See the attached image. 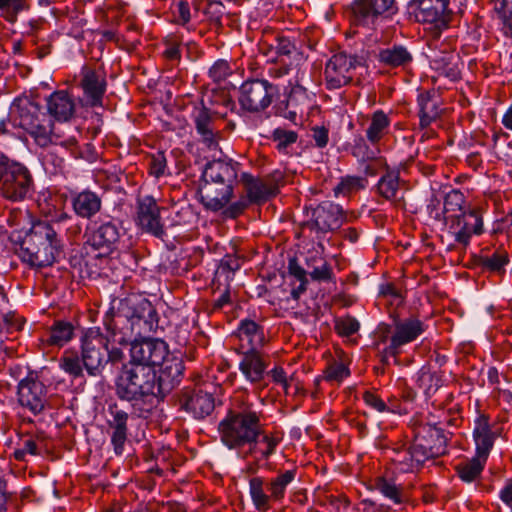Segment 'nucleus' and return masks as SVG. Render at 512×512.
Segmentation results:
<instances>
[{
    "instance_id": "nucleus-23",
    "label": "nucleus",
    "mask_w": 512,
    "mask_h": 512,
    "mask_svg": "<svg viewBox=\"0 0 512 512\" xmlns=\"http://www.w3.org/2000/svg\"><path fill=\"white\" fill-rule=\"evenodd\" d=\"M353 20L359 25L373 24L385 13L397 11L395 0H355L351 5Z\"/></svg>"
},
{
    "instance_id": "nucleus-13",
    "label": "nucleus",
    "mask_w": 512,
    "mask_h": 512,
    "mask_svg": "<svg viewBox=\"0 0 512 512\" xmlns=\"http://www.w3.org/2000/svg\"><path fill=\"white\" fill-rule=\"evenodd\" d=\"M308 219L303 223L302 229L314 231L317 238L320 239L328 232L339 229L345 215L342 207L331 201H324L307 212Z\"/></svg>"
},
{
    "instance_id": "nucleus-48",
    "label": "nucleus",
    "mask_w": 512,
    "mask_h": 512,
    "mask_svg": "<svg viewBox=\"0 0 512 512\" xmlns=\"http://www.w3.org/2000/svg\"><path fill=\"white\" fill-rule=\"evenodd\" d=\"M350 375L347 364L342 361H333L324 370L323 379L328 382L341 383Z\"/></svg>"
},
{
    "instance_id": "nucleus-22",
    "label": "nucleus",
    "mask_w": 512,
    "mask_h": 512,
    "mask_svg": "<svg viewBox=\"0 0 512 512\" xmlns=\"http://www.w3.org/2000/svg\"><path fill=\"white\" fill-rule=\"evenodd\" d=\"M79 87L83 90L84 98L89 106H102L103 96L107 88L105 72L89 66L82 67Z\"/></svg>"
},
{
    "instance_id": "nucleus-36",
    "label": "nucleus",
    "mask_w": 512,
    "mask_h": 512,
    "mask_svg": "<svg viewBox=\"0 0 512 512\" xmlns=\"http://www.w3.org/2000/svg\"><path fill=\"white\" fill-rule=\"evenodd\" d=\"M378 61L390 68H405L413 62V54L406 46L393 44L379 51Z\"/></svg>"
},
{
    "instance_id": "nucleus-32",
    "label": "nucleus",
    "mask_w": 512,
    "mask_h": 512,
    "mask_svg": "<svg viewBox=\"0 0 512 512\" xmlns=\"http://www.w3.org/2000/svg\"><path fill=\"white\" fill-rule=\"evenodd\" d=\"M377 194L384 200L399 207L404 204V196L401 191L400 175L398 171L387 170L376 185Z\"/></svg>"
},
{
    "instance_id": "nucleus-15",
    "label": "nucleus",
    "mask_w": 512,
    "mask_h": 512,
    "mask_svg": "<svg viewBox=\"0 0 512 512\" xmlns=\"http://www.w3.org/2000/svg\"><path fill=\"white\" fill-rule=\"evenodd\" d=\"M190 116L201 142L207 148L216 150L223 138L222 119L202 102L193 105Z\"/></svg>"
},
{
    "instance_id": "nucleus-8",
    "label": "nucleus",
    "mask_w": 512,
    "mask_h": 512,
    "mask_svg": "<svg viewBox=\"0 0 512 512\" xmlns=\"http://www.w3.org/2000/svg\"><path fill=\"white\" fill-rule=\"evenodd\" d=\"M297 468L279 471L274 477L265 481L263 477L255 476L249 480V493L257 511L267 512L273 504L281 503L286 495L288 486L295 480Z\"/></svg>"
},
{
    "instance_id": "nucleus-59",
    "label": "nucleus",
    "mask_w": 512,
    "mask_h": 512,
    "mask_svg": "<svg viewBox=\"0 0 512 512\" xmlns=\"http://www.w3.org/2000/svg\"><path fill=\"white\" fill-rule=\"evenodd\" d=\"M174 17L175 22L179 25L185 26L189 23L191 19V11L188 2L181 0L176 4Z\"/></svg>"
},
{
    "instance_id": "nucleus-40",
    "label": "nucleus",
    "mask_w": 512,
    "mask_h": 512,
    "mask_svg": "<svg viewBox=\"0 0 512 512\" xmlns=\"http://www.w3.org/2000/svg\"><path fill=\"white\" fill-rule=\"evenodd\" d=\"M73 336V324L64 320H57L49 328L45 342L48 346L62 347L67 344Z\"/></svg>"
},
{
    "instance_id": "nucleus-18",
    "label": "nucleus",
    "mask_w": 512,
    "mask_h": 512,
    "mask_svg": "<svg viewBox=\"0 0 512 512\" xmlns=\"http://www.w3.org/2000/svg\"><path fill=\"white\" fill-rule=\"evenodd\" d=\"M139 338L135 337L131 342L129 362L147 365L153 369L162 365L169 353L167 344L161 339L145 336Z\"/></svg>"
},
{
    "instance_id": "nucleus-9",
    "label": "nucleus",
    "mask_w": 512,
    "mask_h": 512,
    "mask_svg": "<svg viewBox=\"0 0 512 512\" xmlns=\"http://www.w3.org/2000/svg\"><path fill=\"white\" fill-rule=\"evenodd\" d=\"M447 232L454 238V243L449 248L461 246L463 249L470 244L473 235H481L483 229V218L481 211L477 208H469L468 212L459 214H448L445 216Z\"/></svg>"
},
{
    "instance_id": "nucleus-39",
    "label": "nucleus",
    "mask_w": 512,
    "mask_h": 512,
    "mask_svg": "<svg viewBox=\"0 0 512 512\" xmlns=\"http://www.w3.org/2000/svg\"><path fill=\"white\" fill-rule=\"evenodd\" d=\"M193 5L196 10L202 9L203 14L206 16V19L212 28L216 31L222 29V18L225 14V7L222 2L216 0H201L195 1Z\"/></svg>"
},
{
    "instance_id": "nucleus-47",
    "label": "nucleus",
    "mask_w": 512,
    "mask_h": 512,
    "mask_svg": "<svg viewBox=\"0 0 512 512\" xmlns=\"http://www.w3.org/2000/svg\"><path fill=\"white\" fill-rule=\"evenodd\" d=\"M360 329L359 321L351 316L345 315L334 320V330L341 337H350Z\"/></svg>"
},
{
    "instance_id": "nucleus-4",
    "label": "nucleus",
    "mask_w": 512,
    "mask_h": 512,
    "mask_svg": "<svg viewBox=\"0 0 512 512\" xmlns=\"http://www.w3.org/2000/svg\"><path fill=\"white\" fill-rule=\"evenodd\" d=\"M425 324L417 316L394 317L392 324L380 323L373 332V344L381 353L382 362L397 359L404 346L417 340L425 332Z\"/></svg>"
},
{
    "instance_id": "nucleus-49",
    "label": "nucleus",
    "mask_w": 512,
    "mask_h": 512,
    "mask_svg": "<svg viewBox=\"0 0 512 512\" xmlns=\"http://www.w3.org/2000/svg\"><path fill=\"white\" fill-rule=\"evenodd\" d=\"M363 400L368 406L380 413H394L397 410V406L393 400L389 399V404H386L385 401L373 391H365L363 393Z\"/></svg>"
},
{
    "instance_id": "nucleus-1",
    "label": "nucleus",
    "mask_w": 512,
    "mask_h": 512,
    "mask_svg": "<svg viewBox=\"0 0 512 512\" xmlns=\"http://www.w3.org/2000/svg\"><path fill=\"white\" fill-rule=\"evenodd\" d=\"M103 324L113 342L126 345L133 337H143L156 331L158 314L149 300L132 294L111 301Z\"/></svg>"
},
{
    "instance_id": "nucleus-24",
    "label": "nucleus",
    "mask_w": 512,
    "mask_h": 512,
    "mask_svg": "<svg viewBox=\"0 0 512 512\" xmlns=\"http://www.w3.org/2000/svg\"><path fill=\"white\" fill-rule=\"evenodd\" d=\"M282 441V436L276 431L264 430V424L258 429L256 436L246 447L243 452L244 459L253 458L255 461L268 460L275 452Z\"/></svg>"
},
{
    "instance_id": "nucleus-55",
    "label": "nucleus",
    "mask_w": 512,
    "mask_h": 512,
    "mask_svg": "<svg viewBox=\"0 0 512 512\" xmlns=\"http://www.w3.org/2000/svg\"><path fill=\"white\" fill-rule=\"evenodd\" d=\"M232 74V68L228 61L217 60L209 70V75L214 82H222Z\"/></svg>"
},
{
    "instance_id": "nucleus-7",
    "label": "nucleus",
    "mask_w": 512,
    "mask_h": 512,
    "mask_svg": "<svg viewBox=\"0 0 512 512\" xmlns=\"http://www.w3.org/2000/svg\"><path fill=\"white\" fill-rule=\"evenodd\" d=\"M108 338L99 328L88 329L81 338V360L89 375H99L109 363L122 360L121 349L108 347Z\"/></svg>"
},
{
    "instance_id": "nucleus-50",
    "label": "nucleus",
    "mask_w": 512,
    "mask_h": 512,
    "mask_svg": "<svg viewBox=\"0 0 512 512\" xmlns=\"http://www.w3.org/2000/svg\"><path fill=\"white\" fill-rule=\"evenodd\" d=\"M367 180L359 176H347L342 178L338 185L334 188L335 194L347 195L354 191L364 189Z\"/></svg>"
},
{
    "instance_id": "nucleus-63",
    "label": "nucleus",
    "mask_w": 512,
    "mask_h": 512,
    "mask_svg": "<svg viewBox=\"0 0 512 512\" xmlns=\"http://www.w3.org/2000/svg\"><path fill=\"white\" fill-rule=\"evenodd\" d=\"M502 6V10L499 11L503 23L502 29L506 36L512 38V6L507 7L504 3H502Z\"/></svg>"
},
{
    "instance_id": "nucleus-57",
    "label": "nucleus",
    "mask_w": 512,
    "mask_h": 512,
    "mask_svg": "<svg viewBox=\"0 0 512 512\" xmlns=\"http://www.w3.org/2000/svg\"><path fill=\"white\" fill-rule=\"evenodd\" d=\"M249 204L250 202L247 198L245 196H241L237 201L226 207L223 214L227 218L235 219L244 213Z\"/></svg>"
},
{
    "instance_id": "nucleus-26",
    "label": "nucleus",
    "mask_w": 512,
    "mask_h": 512,
    "mask_svg": "<svg viewBox=\"0 0 512 512\" xmlns=\"http://www.w3.org/2000/svg\"><path fill=\"white\" fill-rule=\"evenodd\" d=\"M242 355L239 362V371L251 384L261 383L269 366V356L261 351L237 352Z\"/></svg>"
},
{
    "instance_id": "nucleus-35",
    "label": "nucleus",
    "mask_w": 512,
    "mask_h": 512,
    "mask_svg": "<svg viewBox=\"0 0 512 512\" xmlns=\"http://www.w3.org/2000/svg\"><path fill=\"white\" fill-rule=\"evenodd\" d=\"M473 436L476 444V456L487 460L494 444V435L490 428L488 416L480 415L476 419Z\"/></svg>"
},
{
    "instance_id": "nucleus-42",
    "label": "nucleus",
    "mask_w": 512,
    "mask_h": 512,
    "mask_svg": "<svg viewBox=\"0 0 512 512\" xmlns=\"http://www.w3.org/2000/svg\"><path fill=\"white\" fill-rule=\"evenodd\" d=\"M299 135L296 131L285 127L275 128L270 136V139L275 143L276 149L280 153H289L290 148L296 144Z\"/></svg>"
},
{
    "instance_id": "nucleus-60",
    "label": "nucleus",
    "mask_w": 512,
    "mask_h": 512,
    "mask_svg": "<svg viewBox=\"0 0 512 512\" xmlns=\"http://www.w3.org/2000/svg\"><path fill=\"white\" fill-rule=\"evenodd\" d=\"M308 100L306 88L302 85H295L288 95V105L298 106Z\"/></svg>"
},
{
    "instance_id": "nucleus-12",
    "label": "nucleus",
    "mask_w": 512,
    "mask_h": 512,
    "mask_svg": "<svg viewBox=\"0 0 512 512\" xmlns=\"http://www.w3.org/2000/svg\"><path fill=\"white\" fill-rule=\"evenodd\" d=\"M411 7H414V17L417 22L429 24L434 34L447 29L453 19V11L450 9V0H412Z\"/></svg>"
},
{
    "instance_id": "nucleus-31",
    "label": "nucleus",
    "mask_w": 512,
    "mask_h": 512,
    "mask_svg": "<svg viewBox=\"0 0 512 512\" xmlns=\"http://www.w3.org/2000/svg\"><path fill=\"white\" fill-rule=\"evenodd\" d=\"M238 164L231 161L213 160L206 164L203 171L204 182L220 181L234 185L237 182Z\"/></svg>"
},
{
    "instance_id": "nucleus-11",
    "label": "nucleus",
    "mask_w": 512,
    "mask_h": 512,
    "mask_svg": "<svg viewBox=\"0 0 512 512\" xmlns=\"http://www.w3.org/2000/svg\"><path fill=\"white\" fill-rule=\"evenodd\" d=\"M33 185L28 168L9 159L0 184V196L11 202L22 201L32 191Z\"/></svg>"
},
{
    "instance_id": "nucleus-52",
    "label": "nucleus",
    "mask_w": 512,
    "mask_h": 512,
    "mask_svg": "<svg viewBox=\"0 0 512 512\" xmlns=\"http://www.w3.org/2000/svg\"><path fill=\"white\" fill-rule=\"evenodd\" d=\"M454 57L452 55H446L442 58L435 60V68L440 71L441 74L450 78L451 80H457L460 78V70L458 65L453 62Z\"/></svg>"
},
{
    "instance_id": "nucleus-17",
    "label": "nucleus",
    "mask_w": 512,
    "mask_h": 512,
    "mask_svg": "<svg viewBox=\"0 0 512 512\" xmlns=\"http://www.w3.org/2000/svg\"><path fill=\"white\" fill-rule=\"evenodd\" d=\"M161 207L154 197L146 195L139 197L136 202L135 224L143 232L156 238L166 236L165 226L160 212Z\"/></svg>"
},
{
    "instance_id": "nucleus-56",
    "label": "nucleus",
    "mask_w": 512,
    "mask_h": 512,
    "mask_svg": "<svg viewBox=\"0 0 512 512\" xmlns=\"http://www.w3.org/2000/svg\"><path fill=\"white\" fill-rule=\"evenodd\" d=\"M265 36H274L275 50L278 55L288 56L296 50L295 44L287 36L273 33H266Z\"/></svg>"
},
{
    "instance_id": "nucleus-21",
    "label": "nucleus",
    "mask_w": 512,
    "mask_h": 512,
    "mask_svg": "<svg viewBox=\"0 0 512 512\" xmlns=\"http://www.w3.org/2000/svg\"><path fill=\"white\" fill-rule=\"evenodd\" d=\"M179 408L196 419L210 415L215 408V400L211 393L202 389L186 388L177 397Z\"/></svg>"
},
{
    "instance_id": "nucleus-44",
    "label": "nucleus",
    "mask_w": 512,
    "mask_h": 512,
    "mask_svg": "<svg viewBox=\"0 0 512 512\" xmlns=\"http://www.w3.org/2000/svg\"><path fill=\"white\" fill-rule=\"evenodd\" d=\"M508 255L504 251H495L492 255L480 256L478 265L486 271L501 273L508 263Z\"/></svg>"
},
{
    "instance_id": "nucleus-34",
    "label": "nucleus",
    "mask_w": 512,
    "mask_h": 512,
    "mask_svg": "<svg viewBox=\"0 0 512 512\" xmlns=\"http://www.w3.org/2000/svg\"><path fill=\"white\" fill-rule=\"evenodd\" d=\"M390 114L382 109H378L368 117L365 136L372 146L378 145L389 134L391 126Z\"/></svg>"
},
{
    "instance_id": "nucleus-64",
    "label": "nucleus",
    "mask_w": 512,
    "mask_h": 512,
    "mask_svg": "<svg viewBox=\"0 0 512 512\" xmlns=\"http://www.w3.org/2000/svg\"><path fill=\"white\" fill-rule=\"evenodd\" d=\"M288 272L299 282L307 281L306 271L300 266L296 258H291L288 263Z\"/></svg>"
},
{
    "instance_id": "nucleus-30",
    "label": "nucleus",
    "mask_w": 512,
    "mask_h": 512,
    "mask_svg": "<svg viewBox=\"0 0 512 512\" xmlns=\"http://www.w3.org/2000/svg\"><path fill=\"white\" fill-rule=\"evenodd\" d=\"M73 212L82 219L91 220L102 209V198L96 192L85 189L71 197Z\"/></svg>"
},
{
    "instance_id": "nucleus-58",
    "label": "nucleus",
    "mask_w": 512,
    "mask_h": 512,
    "mask_svg": "<svg viewBox=\"0 0 512 512\" xmlns=\"http://www.w3.org/2000/svg\"><path fill=\"white\" fill-rule=\"evenodd\" d=\"M310 277L314 281H335L334 273L330 264L326 261L321 266L315 267L310 272Z\"/></svg>"
},
{
    "instance_id": "nucleus-25",
    "label": "nucleus",
    "mask_w": 512,
    "mask_h": 512,
    "mask_svg": "<svg viewBox=\"0 0 512 512\" xmlns=\"http://www.w3.org/2000/svg\"><path fill=\"white\" fill-rule=\"evenodd\" d=\"M233 189L234 185L220 181L204 182L199 190L200 201L206 209L217 212L230 202Z\"/></svg>"
},
{
    "instance_id": "nucleus-29",
    "label": "nucleus",
    "mask_w": 512,
    "mask_h": 512,
    "mask_svg": "<svg viewBox=\"0 0 512 512\" xmlns=\"http://www.w3.org/2000/svg\"><path fill=\"white\" fill-rule=\"evenodd\" d=\"M246 198L250 203H261L278 193V185L269 178H255L248 173L241 175Z\"/></svg>"
},
{
    "instance_id": "nucleus-14",
    "label": "nucleus",
    "mask_w": 512,
    "mask_h": 512,
    "mask_svg": "<svg viewBox=\"0 0 512 512\" xmlns=\"http://www.w3.org/2000/svg\"><path fill=\"white\" fill-rule=\"evenodd\" d=\"M85 245L101 251L99 255H108L117 249L121 238L120 221L106 216L100 222L88 226L85 232Z\"/></svg>"
},
{
    "instance_id": "nucleus-43",
    "label": "nucleus",
    "mask_w": 512,
    "mask_h": 512,
    "mask_svg": "<svg viewBox=\"0 0 512 512\" xmlns=\"http://www.w3.org/2000/svg\"><path fill=\"white\" fill-rule=\"evenodd\" d=\"M375 488L394 504H401L404 501L403 488L393 481L378 477L375 480Z\"/></svg>"
},
{
    "instance_id": "nucleus-53",
    "label": "nucleus",
    "mask_w": 512,
    "mask_h": 512,
    "mask_svg": "<svg viewBox=\"0 0 512 512\" xmlns=\"http://www.w3.org/2000/svg\"><path fill=\"white\" fill-rule=\"evenodd\" d=\"M26 6V0H0V11L4 12L10 21H14L17 14Z\"/></svg>"
},
{
    "instance_id": "nucleus-2",
    "label": "nucleus",
    "mask_w": 512,
    "mask_h": 512,
    "mask_svg": "<svg viewBox=\"0 0 512 512\" xmlns=\"http://www.w3.org/2000/svg\"><path fill=\"white\" fill-rule=\"evenodd\" d=\"M115 386L117 396L131 402L139 417H146L154 407V400L162 401L173 383L150 366L128 362L123 365Z\"/></svg>"
},
{
    "instance_id": "nucleus-27",
    "label": "nucleus",
    "mask_w": 512,
    "mask_h": 512,
    "mask_svg": "<svg viewBox=\"0 0 512 512\" xmlns=\"http://www.w3.org/2000/svg\"><path fill=\"white\" fill-rule=\"evenodd\" d=\"M236 337L239 344L235 348L236 352L260 351L265 344V334L262 326L250 319L240 321Z\"/></svg>"
},
{
    "instance_id": "nucleus-38",
    "label": "nucleus",
    "mask_w": 512,
    "mask_h": 512,
    "mask_svg": "<svg viewBox=\"0 0 512 512\" xmlns=\"http://www.w3.org/2000/svg\"><path fill=\"white\" fill-rule=\"evenodd\" d=\"M420 454L414 441L409 446H402L394 450V456L392 461L398 466L402 472H412L418 470L424 463L425 460L422 457H418Z\"/></svg>"
},
{
    "instance_id": "nucleus-46",
    "label": "nucleus",
    "mask_w": 512,
    "mask_h": 512,
    "mask_svg": "<svg viewBox=\"0 0 512 512\" xmlns=\"http://www.w3.org/2000/svg\"><path fill=\"white\" fill-rule=\"evenodd\" d=\"M465 196L459 190L449 192L444 200V214H459L468 212L469 208L465 207Z\"/></svg>"
},
{
    "instance_id": "nucleus-3",
    "label": "nucleus",
    "mask_w": 512,
    "mask_h": 512,
    "mask_svg": "<svg viewBox=\"0 0 512 512\" xmlns=\"http://www.w3.org/2000/svg\"><path fill=\"white\" fill-rule=\"evenodd\" d=\"M263 417V412L255 409L248 395H235L225 416L218 423L221 443L230 450L241 451L256 436Z\"/></svg>"
},
{
    "instance_id": "nucleus-6",
    "label": "nucleus",
    "mask_w": 512,
    "mask_h": 512,
    "mask_svg": "<svg viewBox=\"0 0 512 512\" xmlns=\"http://www.w3.org/2000/svg\"><path fill=\"white\" fill-rule=\"evenodd\" d=\"M9 118L15 127L31 134L39 145L46 146L52 142V121L41 112L40 105L29 97H18L13 101Z\"/></svg>"
},
{
    "instance_id": "nucleus-20",
    "label": "nucleus",
    "mask_w": 512,
    "mask_h": 512,
    "mask_svg": "<svg viewBox=\"0 0 512 512\" xmlns=\"http://www.w3.org/2000/svg\"><path fill=\"white\" fill-rule=\"evenodd\" d=\"M359 64L357 57L346 53L334 54L326 63L325 80L328 89H339L349 84Z\"/></svg>"
},
{
    "instance_id": "nucleus-54",
    "label": "nucleus",
    "mask_w": 512,
    "mask_h": 512,
    "mask_svg": "<svg viewBox=\"0 0 512 512\" xmlns=\"http://www.w3.org/2000/svg\"><path fill=\"white\" fill-rule=\"evenodd\" d=\"M167 169V159L164 152L158 151L149 158V172L156 178H160L165 174Z\"/></svg>"
},
{
    "instance_id": "nucleus-10",
    "label": "nucleus",
    "mask_w": 512,
    "mask_h": 512,
    "mask_svg": "<svg viewBox=\"0 0 512 512\" xmlns=\"http://www.w3.org/2000/svg\"><path fill=\"white\" fill-rule=\"evenodd\" d=\"M278 95V87L269 81L249 79L240 86L238 101L243 110L258 113L266 110Z\"/></svg>"
},
{
    "instance_id": "nucleus-61",
    "label": "nucleus",
    "mask_w": 512,
    "mask_h": 512,
    "mask_svg": "<svg viewBox=\"0 0 512 512\" xmlns=\"http://www.w3.org/2000/svg\"><path fill=\"white\" fill-rule=\"evenodd\" d=\"M311 137L318 148H324L329 141V130L325 126H314L311 128Z\"/></svg>"
},
{
    "instance_id": "nucleus-19",
    "label": "nucleus",
    "mask_w": 512,
    "mask_h": 512,
    "mask_svg": "<svg viewBox=\"0 0 512 512\" xmlns=\"http://www.w3.org/2000/svg\"><path fill=\"white\" fill-rule=\"evenodd\" d=\"M414 444L420 452L418 457L425 461L437 458L446 453L447 437L440 427L432 424L419 425L415 429Z\"/></svg>"
},
{
    "instance_id": "nucleus-62",
    "label": "nucleus",
    "mask_w": 512,
    "mask_h": 512,
    "mask_svg": "<svg viewBox=\"0 0 512 512\" xmlns=\"http://www.w3.org/2000/svg\"><path fill=\"white\" fill-rule=\"evenodd\" d=\"M266 374L271 377L274 383L281 385L285 393H288L289 381L285 370L281 366H276L270 371H266Z\"/></svg>"
},
{
    "instance_id": "nucleus-5",
    "label": "nucleus",
    "mask_w": 512,
    "mask_h": 512,
    "mask_svg": "<svg viewBox=\"0 0 512 512\" xmlns=\"http://www.w3.org/2000/svg\"><path fill=\"white\" fill-rule=\"evenodd\" d=\"M62 250V240L54 226L47 221H37L23 242L21 257L30 266L42 268L51 266Z\"/></svg>"
},
{
    "instance_id": "nucleus-28",
    "label": "nucleus",
    "mask_w": 512,
    "mask_h": 512,
    "mask_svg": "<svg viewBox=\"0 0 512 512\" xmlns=\"http://www.w3.org/2000/svg\"><path fill=\"white\" fill-rule=\"evenodd\" d=\"M109 418L107 419V426L111 432V444L114 452L121 455L123 452L124 444L128 438V419L129 414L120 409L117 405H111L108 409Z\"/></svg>"
},
{
    "instance_id": "nucleus-33",
    "label": "nucleus",
    "mask_w": 512,
    "mask_h": 512,
    "mask_svg": "<svg viewBox=\"0 0 512 512\" xmlns=\"http://www.w3.org/2000/svg\"><path fill=\"white\" fill-rule=\"evenodd\" d=\"M75 109V101L67 91H55L47 99L48 113L57 121H68L74 115Z\"/></svg>"
},
{
    "instance_id": "nucleus-51",
    "label": "nucleus",
    "mask_w": 512,
    "mask_h": 512,
    "mask_svg": "<svg viewBox=\"0 0 512 512\" xmlns=\"http://www.w3.org/2000/svg\"><path fill=\"white\" fill-rule=\"evenodd\" d=\"M60 368L73 378L83 375V368L79 357L73 353L65 352L59 361Z\"/></svg>"
},
{
    "instance_id": "nucleus-37",
    "label": "nucleus",
    "mask_w": 512,
    "mask_h": 512,
    "mask_svg": "<svg viewBox=\"0 0 512 512\" xmlns=\"http://www.w3.org/2000/svg\"><path fill=\"white\" fill-rule=\"evenodd\" d=\"M419 125L425 129L440 116L439 99L434 91H425L418 95Z\"/></svg>"
},
{
    "instance_id": "nucleus-45",
    "label": "nucleus",
    "mask_w": 512,
    "mask_h": 512,
    "mask_svg": "<svg viewBox=\"0 0 512 512\" xmlns=\"http://www.w3.org/2000/svg\"><path fill=\"white\" fill-rule=\"evenodd\" d=\"M162 44L164 47L162 57L172 64L179 63L181 60L182 38L175 34H170L163 39Z\"/></svg>"
},
{
    "instance_id": "nucleus-41",
    "label": "nucleus",
    "mask_w": 512,
    "mask_h": 512,
    "mask_svg": "<svg viewBox=\"0 0 512 512\" xmlns=\"http://www.w3.org/2000/svg\"><path fill=\"white\" fill-rule=\"evenodd\" d=\"M486 460L478 456L461 462L456 466V471L459 478L464 482H473L481 475Z\"/></svg>"
},
{
    "instance_id": "nucleus-16",
    "label": "nucleus",
    "mask_w": 512,
    "mask_h": 512,
    "mask_svg": "<svg viewBox=\"0 0 512 512\" xmlns=\"http://www.w3.org/2000/svg\"><path fill=\"white\" fill-rule=\"evenodd\" d=\"M47 394V386L31 375L18 383L17 400L19 405L35 416L50 408Z\"/></svg>"
}]
</instances>
